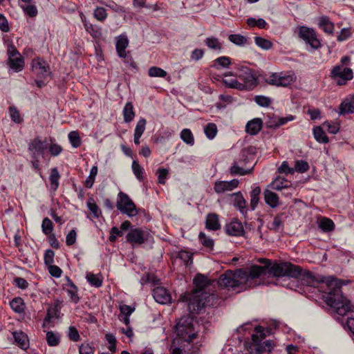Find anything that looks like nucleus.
<instances>
[{"label":"nucleus","mask_w":354,"mask_h":354,"mask_svg":"<svg viewBox=\"0 0 354 354\" xmlns=\"http://www.w3.org/2000/svg\"><path fill=\"white\" fill-rule=\"evenodd\" d=\"M257 261L263 266L252 265L245 268L252 280L262 276L268 277H297L300 273L301 267L290 262L273 263L271 260L264 258L259 259Z\"/></svg>","instance_id":"1"},{"label":"nucleus","mask_w":354,"mask_h":354,"mask_svg":"<svg viewBox=\"0 0 354 354\" xmlns=\"http://www.w3.org/2000/svg\"><path fill=\"white\" fill-rule=\"evenodd\" d=\"M246 269H237L235 271L227 270L222 274L217 281L219 287L237 292L245 290L248 287L255 286Z\"/></svg>","instance_id":"2"},{"label":"nucleus","mask_w":354,"mask_h":354,"mask_svg":"<svg viewBox=\"0 0 354 354\" xmlns=\"http://www.w3.org/2000/svg\"><path fill=\"white\" fill-rule=\"evenodd\" d=\"M333 284L328 286V291L324 292L323 299L326 304L334 308L335 312L341 316H344L348 312L353 310L350 301L343 296L341 287Z\"/></svg>","instance_id":"3"},{"label":"nucleus","mask_w":354,"mask_h":354,"mask_svg":"<svg viewBox=\"0 0 354 354\" xmlns=\"http://www.w3.org/2000/svg\"><path fill=\"white\" fill-rule=\"evenodd\" d=\"M220 298L214 293H209L205 290H198L189 299L187 304V310L191 313H198L206 307H214L216 306ZM181 301H188L185 295H181L180 299Z\"/></svg>","instance_id":"4"},{"label":"nucleus","mask_w":354,"mask_h":354,"mask_svg":"<svg viewBox=\"0 0 354 354\" xmlns=\"http://www.w3.org/2000/svg\"><path fill=\"white\" fill-rule=\"evenodd\" d=\"M266 337L264 328L261 326H256L251 339L246 340L244 343L245 348L249 352V354L271 353L274 348V344L272 340L263 341Z\"/></svg>","instance_id":"5"},{"label":"nucleus","mask_w":354,"mask_h":354,"mask_svg":"<svg viewBox=\"0 0 354 354\" xmlns=\"http://www.w3.org/2000/svg\"><path fill=\"white\" fill-rule=\"evenodd\" d=\"M193 314L190 313L189 315L183 316L175 326V332L177 335L188 343L196 337Z\"/></svg>","instance_id":"6"},{"label":"nucleus","mask_w":354,"mask_h":354,"mask_svg":"<svg viewBox=\"0 0 354 354\" xmlns=\"http://www.w3.org/2000/svg\"><path fill=\"white\" fill-rule=\"evenodd\" d=\"M31 70L36 76L35 83L37 86L41 88L46 86V80L50 75L49 64L40 57L34 58L31 62Z\"/></svg>","instance_id":"7"},{"label":"nucleus","mask_w":354,"mask_h":354,"mask_svg":"<svg viewBox=\"0 0 354 354\" xmlns=\"http://www.w3.org/2000/svg\"><path fill=\"white\" fill-rule=\"evenodd\" d=\"M116 207L122 214H126L130 218L139 214V210L134 202L122 192H120L118 194Z\"/></svg>","instance_id":"8"},{"label":"nucleus","mask_w":354,"mask_h":354,"mask_svg":"<svg viewBox=\"0 0 354 354\" xmlns=\"http://www.w3.org/2000/svg\"><path fill=\"white\" fill-rule=\"evenodd\" d=\"M297 33L298 37L310 47V50H315L321 48L322 44L314 29L301 26L298 28Z\"/></svg>","instance_id":"9"},{"label":"nucleus","mask_w":354,"mask_h":354,"mask_svg":"<svg viewBox=\"0 0 354 354\" xmlns=\"http://www.w3.org/2000/svg\"><path fill=\"white\" fill-rule=\"evenodd\" d=\"M238 77L243 81L244 90L250 91L257 85V78L252 73V69L247 66H241L239 68Z\"/></svg>","instance_id":"10"},{"label":"nucleus","mask_w":354,"mask_h":354,"mask_svg":"<svg viewBox=\"0 0 354 354\" xmlns=\"http://www.w3.org/2000/svg\"><path fill=\"white\" fill-rule=\"evenodd\" d=\"M8 64L10 68L16 72L21 71L24 67V60L14 46L11 45L8 47Z\"/></svg>","instance_id":"11"},{"label":"nucleus","mask_w":354,"mask_h":354,"mask_svg":"<svg viewBox=\"0 0 354 354\" xmlns=\"http://www.w3.org/2000/svg\"><path fill=\"white\" fill-rule=\"evenodd\" d=\"M48 148L46 140H41L39 137L35 138L28 144V151L31 153L32 159L38 158L39 156H43Z\"/></svg>","instance_id":"12"},{"label":"nucleus","mask_w":354,"mask_h":354,"mask_svg":"<svg viewBox=\"0 0 354 354\" xmlns=\"http://www.w3.org/2000/svg\"><path fill=\"white\" fill-rule=\"evenodd\" d=\"M332 77L334 78H339L337 80L339 85H344L348 80L353 77V71L350 68L342 67V66L337 65L334 66L331 71Z\"/></svg>","instance_id":"13"},{"label":"nucleus","mask_w":354,"mask_h":354,"mask_svg":"<svg viewBox=\"0 0 354 354\" xmlns=\"http://www.w3.org/2000/svg\"><path fill=\"white\" fill-rule=\"evenodd\" d=\"M225 230L227 234L232 236H242L245 234V230L243 224L237 219H234L225 226Z\"/></svg>","instance_id":"14"},{"label":"nucleus","mask_w":354,"mask_h":354,"mask_svg":"<svg viewBox=\"0 0 354 354\" xmlns=\"http://www.w3.org/2000/svg\"><path fill=\"white\" fill-rule=\"evenodd\" d=\"M126 239L132 245H140L146 240L145 232L140 228L131 229L126 236Z\"/></svg>","instance_id":"15"},{"label":"nucleus","mask_w":354,"mask_h":354,"mask_svg":"<svg viewBox=\"0 0 354 354\" xmlns=\"http://www.w3.org/2000/svg\"><path fill=\"white\" fill-rule=\"evenodd\" d=\"M239 183L238 179H233L230 181H216L214 185V190L217 194H222L225 192L234 189L238 187Z\"/></svg>","instance_id":"16"},{"label":"nucleus","mask_w":354,"mask_h":354,"mask_svg":"<svg viewBox=\"0 0 354 354\" xmlns=\"http://www.w3.org/2000/svg\"><path fill=\"white\" fill-rule=\"evenodd\" d=\"M153 297L158 303L166 304L171 301V296L168 290L162 287L158 286L153 290Z\"/></svg>","instance_id":"17"},{"label":"nucleus","mask_w":354,"mask_h":354,"mask_svg":"<svg viewBox=\"0 0 354 354\" xmlns=\"http://www.w3.org/2000/svg\"><path fill=\"white\" fill-rule=\"evenodd\" d=\"M290 278L300 279L302 284L315 287L318 284L319 281L317 280L313 273L310 271H305L302 272V269L300 270V273L297 277H289Z\"/></svg>","instance_id":"18"},{"label":"nucleus","mask_w":354,"mask_h":354,"mask_svg":"<svg viewBox=\"0 0 354 354\" xmlns=\"http://www.w3.org/2000/svg\"><path fill=\"white\" fill-rule=\"evenodd\" d=\"M233 197V205L244 216L246 215L248 208L246 207V201L244 199L242 194L239 192L232 195Z\"/></svg>","instance_id":"19"},{"label":"nucleus","mask_w":354,"mask_h":354,"mask_svg":"<svg viewBox=\"0 0 354 354\" xmlns=\"http://www.w3.org/2000/svg\"><path fill=\"white\" fill-rule=\"evenodd\" d=\"M262 126V120L261 118H256L246 124L245 131L250 135L254 136L261 131Z\"/></svg>","instance_id":"20"},{"label":"nucleus","mask_w":354,"mask_h":354,"mask_svg":"<svg viewBox=\"0 0 354 354\" xmlns=\"http://www.w3.org/2000/svg\"><path fill=\"white\" fill-rule=\"evenodd\" d=\"M205 227L207 230L216 231L221 229L218 215L215 213H209L207 215Z\"/></svg>","instance_id":"21"},{"label":"nucleus","mask_w":354,"mask_h":354,"mask_svg":"<svg viewBox=\"0 0 354 354\" xmlns=\"http://www.w3.org/2000/svg\"><path fill=\"white\" fill-rule=\"evenodd\" d=\"M129 40L127 36L120 35L116 41V50L120 57H127L126 48L128 46Z\"/></svg>","instance_id":"22"},{"label":"nucleus","mask_w":354,"mask_h":354,"mask_svg":"<svg viewBox=\"0 0 354 354\" xmlns=\"http://www.w3.org/2000/svg\"><path fill=\"white\" fill-rule=\"evenodd\" d=\"M265 202L270 207L274 208L279 205L278 195L270 189H266L263 192Z\"/></svg>","instance_id":"23"},{"label":"nucleus","mask_w":354,"mask_h":354,"mask_svg":"<svg viewBox=\"0 0 354 354\" xmlns=\"http://www.w3.org/2000/svg\"><path fill=\"white\" fill-rule=\"evenodd\" d=\"M12 336L15 342L20 348L22 349H26L28 348V337L24 332L21 330L15 331L12 333Z\"/></svg>","instance_id":"24"},{"label":"nucleus","mask_w":354,"mask_h":354,"mask_svg":"<svg viewBox=\"0 0 354 354\" xmlns=\"http://www.w3.org/2000/svg\"><path fill=\"white\" fill-rule=\"evenodd\" d=\"M84 26L86 30L94 39H98L102 36V29L97 25H93L87 21H84Z\"/></svg>","instance_id":"25"},{"label":"nucleus","mask_w":354,"mask_h":354,"mask_svg":"<svg viewBox=\"0 0 354 354\" xmlns=\"http://www.w3.org/2000/svg\"><path fill=\"white\" fill-rule=\"evenodd\" d=\"M239 164V162L235 160L234 163L232 164V167L230 169V172L231 175H239V176H244L245 174H250L254 168L253 165L251 168L245 169L243 167H241Z\"/></svg>","instance_id":"26"},{"label":"nucleus","mask_w":354,"mask_h":354,"mask_svg":"<svg viewBox=\"0 0 354 354\" xmlns=\"http://www.w3.org/2000/svg\"><path fill=\"white\" fill-rule=\"evenodd\" d=\"M319 26L328 34H333L334 30V24L326 16H322L319 18Z\"/></svg>","instance_id":"27"},{"label":"nucleus","mask_w":354,"mask_h":354,"mask_svg":"<svg viewBox=\"0 0 354 354\" xmlns=\"http://www.w3.org/2000/svg\"><path fill=\"white\" fill-rule=\"evenodd\" d=\"M122 113L124 121L125 122L129 123L133 120L135 117V112L133 110V105L132 102H128L127 103H126L123 109Z\"/></svg>","instance_id":"28"},{"label":"nucleus","mask_w":354,"mask_h":354,"mask_svg":"<svg viewBox=\"0 0 354 354\" xmlns=\"http://www.w3.org/2000/svg\"><path fill=\"white\" fill-rule=\"evenodd\" d=\"M194 283L200 289L199 290H205V288L211 286L207 278L202 274H197L195 276Z\"/></svg>","instance_id":"29"},{"label":"nucleus","mask_w":354,"mask_h":354,"mask_svg":"<svg viewBox=\"0 0 354 354\" xmlns=\"http://www.w3.org/2000/svg\"><path fill=\"white\" fill-rule=\"evenodd\" d=\"M67 281L68 283L66 285L70 287V289L67 290L68 295L73 303L77 304L80 300V297L77 295V287L68 277H67Z\"/></svg>","instance_id":"30"},{"label":"nucleus","mask_w":354,"mask_h":354,"mask_svg":"<svg viewBox=\"0 0 354 354\" xmlns=\"http://www.w3.org/2000/svg\"><path fill=\"white\" fill-rule=\"evenodd\" d=\"M290 186V182H288L286 179L283 178H277L274 180H273L269 187L272 189L280 191L282 189L288 188Z\"/></svg>","instance_id":"31"},{"label":"nucleus","mask_w":354,"mask_h":354,"mask_svg":"<svg viewBox=\"0 0 354 354\" xmlns=\"http://www.w3.org/2000/svg\"><path fill=\"white\" fill-rule=\"evenodd\" d=\"M60 174L57 167L52 168L49 176L51 189L56 191L59 187V180L60 179Z\"/></svg>","instance_id":"32"},{"label":"nucleus","mask_w":354,"mask_h":354,"mask_svg":"<svg viewBox=\"0 0 354 354\" xmlns=\"http://www.w3.org/2000/svg\"><path fill=\"white\" fill-rule=\"evenodd\" d=\"M10 308L17 313H21L24 311L25 303L21 297H15L10 302Z\"/></svg>","instance_id":"33"},{"label":"nucleus","mask_w":354,"mask_h":354,"mask_svg":"<svg viewBox=\"0 0 354 354\" xmlns=\"http://www.w3.org/2000/svg\"><path fill=\"white\" fill-rule=\"evenodd\" d=\"M60 335L52 330L46 332V340L50 346H57L60 342Z\"/></svg>","instance_id":"34"},{"label":"nucleus","mask_w":354,"mask_h":354,"mask_svg":"<svg viewBox=\"0 0 354 354\" xmlns=\"http://www.w3.org/2000/svg\"><path fill=\"white\" fill-rule=\"evenodd\" d=\"M315 139L320 143H328V138L321 127H316L313 129Z\"/></svg>","instance_id":"35"},{"label":"nucleus","mask_w":354,"mask_h":354,"mask_svg":"<svg viewBox=\"0 0 354 354\" xmlns=\"http://www.w3.org/2000/svg\"><path fill=\"white\" fill-rule=\"evenodd\" d=\"M261 194V188L259 186L254 187L250 192V207L252 210H254L259 201V195Z\"/></svg>","instance_id":"36"},{"label":"nucleus","mask_w":354,"mask_h":354,"mask_svg":"<svg viewBox=\"0 0 354 354\" xmlns=\"http://www.w3.org/2000/svg\"><path fill=\"white\" fill-rule=\"evenodd\" d=\"M228 39L233 44L238 46H245L249 44L248 38L240 34H232L228 37Z\"/></svg>","instance_id":"37"},{"label":"nucleus","mask_w":354,"mask_h":354,"mask_svg":"<svg viewBox=\"0 0 354 354\" xmlns=\"http://www.w3.org/2000/svg\"><path fill=\"white\" fill-rule=\"evenodd\" d=\"M247 24L250 27L257 26L261 29H267L268 24L267 22L262 18H259L256 19L254 17H250L247 19Z\"/></svg>","instance_id":"38"},{"label":"nucleus","mask_w":354,"mask_h":354,"mask_svg":"<svg viewBox=\"0 0 354 354\" xmlns=\"http://www.w3.org/2000/svg\"><path fill=\"white\" fill-rule=\"evenodd\" d=\"M222 83L227 88H236L239 91L244 90L245 86H243V83L239 82L236 78L232 80L223 79Z\"/></svg>","instance_id":"39"},{"label":"nucleus","mask_w":354,"mask_h":354,"mask_svg":"<svg viewBox=\"0 0 354 354\" xmlns=\"http://www.w3.org/2000/svg\"><path fill=\"white\" fill-rule=\"evenodd\" d=\"M254 42L257 46L263 50H270L273 46V44L271 41L259 36L254 37Z\"/></svg>","instance_id":"40"},{"label":"nucleus","mask_w":354,"mask_h":354,"mask_svg":"<svg viewBox=\"0 0 354 354\" xmlns=\"http://www.w3.org/2000/svg\"><path fill=\"white\" fill-rule=\"evenodd\" d=\"M231 64L230 57L222 56L216 59L214 62L212 67L219 69L220 68H228Z\"/></svg>","instance_id":"41"},{"label":"nucleus","mask_w":354,"mask_h":354,"mask_svg":"<svg viewBox=\"0 0 354 354\" xmlns=\"http://www.w3.org/2000/svg\"><path fill=\"white\" fill-rule=\"evenodd\" d=\"M20 7L24 12L30 17H35L38 14L35 3H31L30 5L20 4Z\"/></svg>","instance_id":"42"},{"label":"nucleus","mask_w":354,"mask_h":354,"mask_svg":"<svg viewBox=\"0 0 354 354\" xmlns=\"http://www.w3.org/2000/svg\"><path fill=\"white\" fill-rule=\"evenodd\" d=\"M205 44L208 48L214 50L220 51L222 48V45L218 39L214 37H207L205 40Z\"/></svg>","instance_id":"43"},{"label":"nucleus","mask_w":354,"mask_h":354,"mask_svg":"<svg viewBox=\"0 0 354 354\" xmlns=\"http://www.w3.org/2000/svg\"><path fill=\"white\" fill-rule=\"evenodd\" d=\"M180 138L187 145L192 146L194 144V136L191 130L189 129H184L182 130L180 133Z\"/></svg>","instance_id":"44"},{"label":"nucleus","mask_w":354,"mask_h":354,"mask_svg":"<svg viewBox=\"0 0 354 354\" xmlns=\"http://www.w3.org/2000/svg\"><path fill=\"white\" fill-rule=\"evenodd\" d=\"M148 75L152 77H165L167 73L160 67L151 66L148 70Z\"/></svg>","instance_id":"45"},{"label":"nucleus","mask_w":354,"mask_h":354,"mask_svg":"<svg viewBox=\"0 0 354 354\" xmlns=\"http://www.w3.org/2000/svg\"><path fill=\"white\" fill-rule=\"evenodd\" d=\"M284 217H286V214L284 212L277 214L274 217L272 227L270 229L275 232H278L280 227L283 225Z\"/></svg>","instance_id":"46"},{"label":"nucleus","mask_w":354,"mask_h":354,"mask_svg":"<svg viewBox=\"0 0 354 354\" xmlns=\"http://www.w3.org/2000/svg\"><path fill=\"white\" fill-rule=\"evenodd\" d=\"M295 118V116L290 115L286 117H281L277 118V122L274 124H268V128L269 129H276L279 127L280 126H282L285 124H286L288 122L292 121Z\"/></svg>","instance_id":"47"},{"label":"nucleus","mask_w":354,"mask_h":354,"mask_svg":"<svg viewBox=\"0 0 354 354\" xmlns=\"http://www.w3.org/2000/svg\"><path fill=\"white\" fill-rule=\"evenodd\" d=\"M86 205L93 216L95 218H98L101 214V210L95 203L94 199L93 198H89L87 201Z\"/></svg>","instance_id":"48"},{"label":"nucleus","mask_w":354,"mask_h":354,"mask_svg":"<svg viewBox=\"0 0 354 354\" xmlns=\"http://www.w3.org/2000/svg\"><path fill=\"white\" fill-rule=\"evenodd\" d=\"M319 227L324 232H330L334 230L335 224L331 219L323 218L320 221Z\"/></svg>","instance_id":"49"},{"label":"nucleus","mask_w":354,"mask_h":354,"mask_svg":"<svg viewBox=\"0 0 354 354\" xmlns=\"http://www.w3.org/2000/svg\"><path fill=\"white\" fill-rule=\"evenodd\" d=\"M339 113L344 115L354 113V105L348 100H344L339 106Z\"/></svg>","instance_id":"50"},{"label":"nucleus","mask_w":354,"mask_h":354,"mask_svg":"<svg viewBox=\"0 0 354 354\" xmlns=\"http://www.w3.org/2000/svg\"><path fill=\"white\" fill-rule=\"evenodd\" d=\"M54 228V225L50 219L46 217L43 219L41 224L42 232L44 234L48 235L51 234Z\"/></svg>","instance_id":"51"},{"label":"nucleus","mask_w":354,"mask_h":354,"mask_svg":"<svg viewBox=\"0 0 354 354\" xmlns=\"http://www.w3.org/2000/svg\"><path fill=\"white\" fill-rule=\"evenodd\" d=\"M69 141L74 148H77L81 145L82 141L77 131H71L68 133Z\"/></svg>","instance_id":"52"},{"label":"nucleus","mask_w":354,"mask_h":354,"mask_svg":"<svg viewBox=\"0 0 354 354\" xmlns=\"http://www.w3.org/2000/svg\"><path fill=\"white\" fill-rule=\"evenodd\" d=\"M204 131L206 136L212 140L215 138L217 133V127L214 123H208L205 127Z\"/></svg>","instance_id":"53"},{"label":"nucleus","mask_w":354,"mask_h":354,"mask_svg":"<svg viewBox=\"0 0 354 354\" xmlns=\"http://www.w3.org/2000/svg\"><path fill=\"white\" fill-rule=\"evenodd\" d=\"M198 239L203 246L209 249L213 248L214 240L210 237L207 236L204 232H200Z\"/></svg>","instance_id":"54"},{"label":"nucleus","mask_w":354,"mask_h":354,"mask_svg":"<svg viewBox=\"0 0 354 354\" xmlns=\"http://www.w3.org/2000/svg\"><path fill=\"white\" fill-rule=\"evenodd\" d=\"M87 281L93 286L99 288L102 284V280L93 273H88L86 276Z\"/></svg>","instance_id":"55"},{"label":"nucleus","mask_w":354,"mask_h":354,"mask_svg":"<svg viewBox=\"0 0 354 354\" xmlns=\"http://www.w3.org/2000/svg\"><path fill=\"white\" fill-rule=\"evenodd\" d=\"M132 170L134 175L139 180H143V169L137 160L133 161Z\"/></svg>","instance_id":"56"},{"label":"nucleus","mask_w":354,"mask_h":354,"mask_svg":"<svg viewBox=\"0 0 354 354\" xmlns=\"http://www.w3.org/2000/svg\"><path fill=\"white\" fill-rule=\"evenodd\" d=\"M147 120L142 118H140L136 126L134 134L141 136L143 134L146 128Z\"/></svg>","instance_id":"57"},{"label":"nucleus","mask_w":354,"mask_h":354,"mask_svg":"<svg viewBox=\"0 0 354 354\" xmlns=\"http://www.w3.org/2000/svg\"><path fill=\"white\" fill-rule=\"evenodd\" d=\"M178 258L181 259L186 266L192 263V254L187 251H180L178 253Z\"/></svg>","instance_id":"58"},{"label":"nucleus","mask_w":354,"mask_h":354,"mask_svg":"<svg viewBox=\"0 0 354 354\" xmlns=\"http://www.w3.org/2000/svg\"><path fill=\"white\" fill-rule=\"evenodd\" d=\"M67 335L68 338L73 342H78L80 340V335L77 329L75 326H69Z\"/></svg>","instance_id":"59"},{"label":"nucleus","mask_w":354,"mask_h":354,"mask_svg":"<svg viewBox=\"0 0 354 354\" xmlns=\"http://www.w3.org/2000/svg\"><path fill=\"white\" fill-rule=\"evenodd\" d=\"M309 169L308 163L306 161L297 160L295 164V170L299 173H304Z\"/></svg>","instance_id":"60"},{"label":"nucleus","mask_w":354,"mask_h":354,"mask_svg":"<svg viewBox=\"0 0 354 354\" xmlns=\"http://www.w3.org/2000/svg\"><path fill=\"white\" fill-rule=\"evenodd\" d=\"M94 17L100 21H103L107 17V14L105 8L102 7H97L94 10Z\"/></svg>","instance_id":"61"},{"label":"nucleus","mask_w":354,"mask_h":354,"mask_svg":"<svg viewBox=\"0 0 354 354\" xmlns=\"http://www.w3.org/2000/svg\"><path fill=\"white\" fill-rule=\"evenodd\" d=\"M252 151H253V149H252V148H249L248 151H247L246 149L242 150L240 153L239 159L238 160H236L237 162H239V164L242 165L246 164L248 162H249L250 157L248 156V153L250 151V154H252L253 153Z\"/></svg>","instance_id":"62"},{"label":"nucleus","mask_w":354,"mask_h":354,"mask_svg":"<svg viewBox=\"0 0 354 354\" xmlns=\"http://www.w3.org/2000/svg\"><path fill=\"white\" fill-rule=\"evenodd\" d=\"M255 102L263 107H268L271 104V100L268 97L263 95H257L254 97Z\"/></svg>","instance_id":"63"},{"label":"nucleus","mask_w":354,"mask_h":354,"mask_svg":"<svg viewBox=\"0 0 354 354\" xmlns=\"http://www.w3.org/2000/svg\"><path fill=\"white\" fill-rule=\"evenodd\" d=\"M94 348L89 344L84 343L79 346V354H93Z\"/></svg>","instance_id":"64"}]
</instances>
